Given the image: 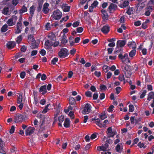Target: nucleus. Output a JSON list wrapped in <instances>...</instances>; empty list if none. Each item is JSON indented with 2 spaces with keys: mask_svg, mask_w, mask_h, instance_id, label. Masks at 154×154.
Here are the masks:
<instances>
[{
  "mask_svg": "<svg viewBox=\"0 0 154 154\" xmlns=\"http://www.w3.org/2000/svg\"><path fill=\"white\" fill-rule=\"evenodd\" d=\"M7 23L9 26H11L15 24L11 18L8 20Z\"/></svg>",
  "mask_w": 154,
  "mask_h": 154,
  "instance_id": "obj_37",
  "label": "nucleus"
},
{
  "mask_svg": "<svg viewBox=\"0 0 154 154\" xmlns=\"http://www.w3.org/2000/svg\"><path fill=\"white\" fill-rule=\"evenodd\" d=\"M123 49L121 48L119 49V47H116L115 50L114 52V54H117L119 53L120 52L121 53V51H122Z\"/></svg>",
  "mask_w": 154,
  "mask_h": 154,
  "instance_id": "obj_35",
  "label": "nucleus"
},
{
  "mask_svg": "<svg viewBox=\"0 0 154 154\" xmlns=\"http://www.w3.org/2000/svg\"><path fill=\"white\" fill-rule=\"evenodd\" d=\"M128 45L129 48H132L133 49H135L136 48V44L134 42H129Z\"/></svg>",
  "mask_w": 154,
  "mask_h": 154,
  "instance_id": "obj_19",
  "label": "nucleus"
},
{
  "mask_svg": "<svg viewBox=\"0 0 154 154\" xmlns=\"http://www.w3.org/2000/svg\"><path fill=\"white\" fill-rule=\"evenodd\" d=\"M22 40V35H20L18 36L17 37V39L16 41V42L18 43V44H19Z\"/></svg>",
  "mask_w": 154,
  "mask_h": 154,
  "instance_id": "obj_45",
  "label": "nucleus"
},
{
  "mask_svg": "<svg viewBox=\"0 0 154 154\" xmlns=\"http://www.w3.org/2000/svg\"><path fill=\"white\" fill-rule=\"evenodd\" d=\"M109 68V67L107 65H104L103 66V69L105 72H107L108 71V69Z\"/></svg>",
  "mask_w": 154,
  "mask_h": 154,
  "instance_id": "obj_55",
  "label": "nucleus"
},
{
  "mask_svg": "<svg viewBox=\"0 0 154 154\" xmlns=\"http://www.w3.org/2000/svg\"><path fill=\"white\" fill-rule=\"evenodd\" d=\"M76 31L78 33H81L83 31V29L82 27H79L76 29Z\"/></svg>",
  "mask_w": 154,
  "mask_h": 154,
  "instance_id": "obj_56",
  "label": "nucleus"
},
{
  "mask_svg": "<svg viewBox=\"0 0 154 154\" xmlns=\"http://www.w3.org/2000/svg\"><path fill=\"white\" fill-rule=\"evenodd\" d=\"M4 142L0 138V152L3 154H6L4 150Z\"/></svg>",
  "mask_w": 154,
  "mask_h": 154,
  "instance_id": "obj_7",
  "label": "nucleus"
},
{
  "mask_svg": "<svg viewBox=\"0 0 154 154\" xmlns=\"http://www.w3.org/2000/svg\"><path fill=\"white\" fill-rule=\"evenodd\" d=\"M100 89L101 91H102L103 90L105 91L107 89L106 87L104 85H102L100 86Z\"/></svg>",
  "mask_w": 154,
  "mask_h": 154,
  "instance_id": "obj_48",
  "label": "nucleus"
},
{
  "mask_svg": "<svg viewBox=\"0 0 154 154\" xmlns=\"http://www.w3.org/2000/svg\"><path fill=\"white\" fill-rule=\"evenodd\" d=\"M35 128L33 127H29L26 131L25 134L26 136H30L34 132Z\"/></svg>",
  "mask_w": 154,
  "mask_h": 154,
  "instance_id": "obj_4",
  "label": "nucleus"
},
{
  "mask_svg": "<svg viewBox=\"0 0 154 154\" xmlns=\"http://www.w3.org/2000/svg\"><path fill=\"white\" fill-rule=\"evenodd\" d=\"M11 18L13 22H14V23L15 24V23L16 22L17 19V16L15 15H13L11 17Z\"/></svg>",
  "mask_w": 154,
  "mask_h": 154,
  "instance_id": "obj_49",
  "label": "nucleus"
},
{
  "mask_svg": "<svg viewBox=\"0 0 154 154\" xmlns=\"http://www.w3.org/2000/svg\"><path fill=\"white\" fill-rule=\"evenodd\" d=\"M117 7L116 5L113 3H111L109 6L108 8L110 11H111L112 9H115Z\"/></svg>",
  "mask_w": 154,
  "mask_h": 154,
  "instance_id": "obj_30",
  "label": "nucleus"
},
{
  "mask_svg": "<svg viewBox=\"0 0 154 154\" xmlns=\"http://www.w3.org/2000/svg\"><path fill=\"white\" fill-rule=\"evenodd\" d=\"M46 51L44 49H41L39 51L40 54L42 56H44L46 54Z\"/></svg>",
  "mask_w": 154,
  "mask_h": 154,
  "instance_id": "obj_52",
  "label": "nucleus"
},
{
  "mask_svg": "<svg viewBox=\"0 0 154 154\" xmlns=\"http://www.w3.org/2000/svg\"><path fill=\"white\" fill-rule=\"evenodd\" d=\"M98 4V2L97 1H94L91 5L94 7L96 8L97 7Z\"/></svg>",
  "mask_w": 154,
  "mask_h": 154,
  "instance_id": "obj_57",
  "label": "nucleus"
},
{
  "mask_svg": "<svg viewBox=\"0 0 154 154\" xmlns=\"http://www.w3.org/2000/svg\"><path fill=\"white\" fill-rule=\"evenodd\" d=\"M48 37L49 38V40L51 41H55L56 40V36L53 32H51L49 34L48 36Z\"/></svg>",
  "mask_w": 154,
  "mask_h": 154,
  "instance_id": "obj_15",
  "label": "nucleus"
},
{
  "mask_svg": "<svg viewBox=\"0 0 154 154\" xmlns=\"http://www.w3.org/2000/svg\"><path fill=\"white\" fill-rule=\"evenodd\" d=\"M154 98V93L151 91L149 92L148 95L147 100L150 101L151 99Z\"/></svg>",
  "mask_w": 154,
  "mask_h": 154,
  "instance_id": "obj_22",
  "label": "nucleus"
},
{
  "mask_svg": "<svg viewBox=\"0 0 154 154\" xmlns=\"http://www.w3.org/2000/svg\"><path fill=\"white\" fill-rule=\"evenodd\" d=\"M22 23L20 21H19L17 24V29L16 30L15 33L19 34L21 33L22 31Z\"/></svg>",
  "mask_w": 154,
  "mask_h": 154,
  "instance_id": "obj_5",
  "label": "nucleus"
},
{
  "mask_svg": "<svg viewBox=\"0 0 154 154\" xmlns=\"http://www.w3.org/2000/svg\"><path fill=\"white\" fill-rule=\"evenodd\" d=\"M92 121H95V123L100 128H102L103 126V125L102 123L100 122V121L99 118L97 119L93 118L92 119Z\"/></svg>",
  "mask_w": 154,
  "mask_h": 154,
  "instance_id": "obj_10",
  "label": "nucleus"
},
{
  "mask_svg": "<svg viewBox=\"0 0 154 154\" xmlns=\"http://www.w3.org/2000/svg\"><path fill=\"white\" fill-rule=\"evenodd\" d=\"M122 149V148H121V146L119 144L117 145L116 147V150L117 152L121 153Z\"/></svg>",
  "mask_w": 154,
  "mask_h": 154,
  "instance_id": "obj_33",
  "label": "nucleus"
},
{
  "mask_svg": "<svg viewBox=\"0 0 154 154\" xmlns=\"http://www.w3.org/2000/svg\"><path fill=\"white\" fill-rule=\"evenodd\" d=\"M49 6V4L47 3H45L44 4L42 11L44 14H46L48 13L49 10L48 8V7Z\"/></svg>",
  "mask_w": 154,
  "mask_h": 154,
  "instance_id": "obj_9",
  "label": "nucleus"
},
{
  "mask_svg": "<svg viewBox=\"0 0 154 154\" xmlns=\"http://www.w3.org/2000/svg\"><path fill=\"white\" fill-rule=\"evenodd\" d=\"M32 43L31 44V45L30 46L31 48L32 49H35L38 48V45H37L36 43L34 38H32Z\"/></svg>",
  "mask_w": 154,
  "mask_h": 154,
  "instance_id": "obj_16",
  "label": "nucleus"
},
{
  "mask_svg": "<svg viewBox=\"0 0 154 154\" xmlns=\"http://www.w3.org/2000/svg\"><path fill=\"white\" fill-rule=\"evenodd\" d=\"M22 96L21 94H19V96L18 97L17 100V103L18 104L22 103Z\"/></svg>",
  "mask_w": 154,
  "mask_h": 154,
  "instance_id": "obj_39",
  "label": "nucleus"
},
{
  "mask_svg": "<svg viewBox=\"0 0 154 154\" xmlns=\"http://www.w3.org/2000/svg\"><path fill=\"white\" fill-rule=\"evenodd\" d=\"M56 14H57L62 15L61 12L58 9H57L56 11H55L54 12L53 14V15H55Z\"/></svg>",
  "mask_w": 154,
  "mask_h": 154,
  "instance_id": "obj_51",
  "label": "nucleus"
},
{
  "mask_svg": "<svg viewBox=\"0 0 154 154\" xmlns=\"http://www.w3.org/2000/svg\"><path fill=\"white\" fill-rule=\"evenodd\" d=\"M30 14L31 16V19H32V17H33L34 12L35 11V8L34 5L31 6L29 9Z\"/></svg>",
  "mask_w": 154,
  "mask_h": 154,
  "instance_id": "obj_21",
  "label": "nucleus"
},
{
  "mask_svg": "<svg viewBox=\"0 0 154 154\" xmlns=\"http://www.w3.org/2000/svg\"><path fill=\"white\" fill-rule=\"evenodd\" d=\"M15 43L14 42L9 41L8 42L6 46L7 48L9 49H11L13 48L15 46Z\"/></svg>",
  "mask_w": 154,
  "mask_h": 154,
  "instance_id": "obj_13",
  "label": "nucleus"
},
{
  "mask_svg": "<svg viewBox=\"0 0 154 154\" xmlns=\"http://www.w3.org/2000/svg\"><path fill=\"white\" fill-rule=\"evenodd\" d=\"M25 118L26 116L25 115L17 113L15 116L14 122L17 123L19 122H22L25 119Z\"/></svg>",
  "mask_w": 154,
  "mask_h": 154,
  "instance_id": "obj_2",
  "label": "nucleus"
},
{
  "mask_svg": "<svg viewBox=\"0 0 154 154\" xmlns=\"http://www.w3.org/2000/svg\"><path fill=\"white\" fill-rule=\"evenodd\" d=\"M68 50L66 48H62L59 52L58 54L59 57L61 58H64L69 55Z\"/></svg>",
  "mask_w": 154,
  "mask_h": 154,
  "instance_id": "obj_1",
  "label": "nucleus"
},
{
  "mask_svg": "<svg viewBox=\"0 0 154 154\" xmlns=\"http://www.w3.org/2000/svg\"><path fill=\"white\" fill-rule=\"evenodd\" d=\"M129 5V2L127 0H125L122 3L119 5V6L121 8H126Z\"/></svg>",
  "mask_w": 154,
  "mask_h": 154,
  "instance_id": "obj_14",
  "label": "nucleus"
},
{
  "mask_svg": "<svg viewBox=\"0 0 154 154\" xmlns=\"http://www.w3.org/2000/svg\"><path fill=\"white\" fill-rule=\"evenodd\" d=\"M62 8L64 12H69V11L70 6H68L67 4H65L64 6L62 7Z\"/></svg>",
  "mask_w": 154,
  "mask_h": 154,
  "instance_id": "obj_24",
  "label": "nucleus"
},
{
  "mask_svg": "<svg viewBox=\"0 0 154 154\" xmlns=\"http://www.w3.org/2000/svg\"><path fill=\"white\" fill-rule=\"evenodd\" d=\"M136 54L135 49H133L129 53V56L130 57H132L135 55Z\"/></svg>",
  "mask_w": 154,
  "mask_h": 154,
  "instance_id": "obj_28",
  "label": "nucleus"
},
{
  "mask_svg": "<svg viewBox=\"0 0 154 154\" xmlns=\"http://www.w3.org/2000/svg\"><path fill=\"white\" fill-rule=\"evenodd\" d=\"M141 120V118H139L138 119H135V124L139 125L140 124V122Z\"/></svg>",
  "mask_w": 154,
  "mask_h": 154,
  "instance_id": "obj_58",
  "label": "nucleus"
},
{
  "mask_svg": "<svg viewBox=\"0 0 154 154\" xmlns=\"http://www.w3.org/2000/svg\"><path fill=\"white\" fill-rule=\"evenodd\" d=\"M122 90L121 88L120 87H118L116 88V90L117 94H119L120 92Z\"/></svg>",
  "mask_w": 154,
  "mask_h": 154,
  "instance_id": "obj_64",
  "label": "nucleus"
},
{
  "mask_svg": "<svg viewBox=\"0 0 154 154\" xmlns=\"http://www.w3.org/2000/svg\"><path fill=\"white\" fill-rule=\"evenodd\" d=\"M123 71H131L133 69V66L130 65H126L123 68Z\"/></svg>",
  "mask_w": 154,
  "mask_h": 154,
  "instance_id": "obj_17",
  "label": "nucleus"
},
{
  "mask_svg": "<svg viewBox=\"0 0 154 154\" xmlns=\"http://www.w3.org/2000/svg\"><path fill=\"white\" fill-rule=\"evenodd\" d=\"M51 16L54 18L55 20H58L61 18L62 15L57 14H56L55 15L53 14Z\"/></svg>",
  "mask_w": 154,
  "mask_h": 154,
  "instance_id": "obj_34",
  "label": "nucleus"
},
{
  "mask_svg": "<svg viewBox=\"0 0 154 154\" xmlns=\"http://www.w3.org/2000/svg\"><path fill=\"white\" fill-rule=\"evenodd\" d=\"M69 104L70 105H74L76 103L75 99L72 97H69Z\"/></svg>",
  "mask_w": 154,
  "mask_h": 154,
  "instance_id": "obj_23",
  "label": "nucleus"
},
{
  "mask_svg": "<svg viewBox=\"0 0 154 154\" xmlns=\"http://www.w3.org/2000/svg\"><path fill=\"white\" fill-rule=\"evenodd\" d=\"M129 111L130 112H133L134 109V106L132 104L129 105Z\"/></svg>",
  "mask_w": 154,
  "mask_h": 154,
  "instance_id": "obj_43",
  "label": "nucleus"
},
{
  "mask_svg": "<svg viewBox=\"0 0 154 154\" xmlns=\"http://www.w3.org/2000/svg\"><path fill=\"white\" fill-rule=\"evenodd\" d=\"M8 26L6 24L4 25L1 29V31L2 32H6L8 30Z\"/></svg>",
  "mask_w": 154,
  "mask_h": 154,
  "instance_id": "obj_29",
  "label": "nucleus"
},
{
  "mask_svg": "<svg viewBox=\"0 0 154 154\" xmlns=\"http://www.w3.org/2000/svg\"><path fill=\"white\" fill-rule=\"evenodd\" d=\"M98 96V94L97 92L94 93L93 96V100H97Z\"/></svg>",
  "mask_w": 154,
  "mask_h": 154,
  "instance_id": "obj_59",
  "label": "nucleus"
},
{
  "mask_svg": "<svg viewBox=\"0 0 154 154\" xmlns=\"http://www.w3.org/2000/svg\"><path fill=\"white\" fill-rule=\"evenodd\" d=\"M134 8L132 7H129L126 12L128 15H131L133 13Z\"/></svg>",
  "mask_w": 154,
  "mask_h": 154,
  "instance_id": "obj_26",
  "label": "nucleus"
},
{
  "mask_svg": "<svg viewBox=\"0 0 154 154\" xmlns=\"http://www.w3.org/2000/svg\"><path fill=\"white\" fill-rule=\"evenodd\" d=\"M119 79L121 81L125 80V78L123 75H120L119 76Z\"/></svg>",
  "mask_w": 154,
  "mask_h": 154,
  "instance_id": "obj_54",
  "label": "nucleus"
},
{
  "mask_svg": "<svg viewBox=\"0 0 154 154\" xmlns=\"http://www.w3.org/2000/svg\"><path fill=\"white\" fill-rule=\"evenodd\" d=\"M101 12L102 14V17L103 20H108L109 16L106 11L104 9H102L101 10Z\"/></svg>",
  "mask_w": 154,
  "mask_h": 154,
  "instance_id": "obj_12",
  "label": "nucleus"
},
{
  "mask_svg": "<svg viewBox=\"0 0 154 154\" xmlns=\"http://www.w3.org/2000/svg\"><path fill=\"white\" fill-rule=\"evenodd\" d=\"M99 117L101 120H103L107 117L105 113L104 114L99 115Z\"/></svg>",
  "mask_w": 154,
  "mask_h": 154,
  "instance_id": "obj_41",
  "label": "nucleus"
},
{
  "mask_svg": "<svg viewBox=\"0 0 154 154\" xmlns=\"http://www.w3.org/2000/svg\"><path fill=\"white\" fill-rule=\"evenodd\" d=\"M47 86L46 85L41 86L39 88V92L41 93L43 95L45 94L47 92Z\"/></svg>",
  "mask_w": 154,
  "mask_h": 154,
  "instance_id": "obj_8",
  "label": "nucleus"
},
{
  "mask_svg": "<svg viewBox=\"0 0 154 154\" xmlns=\"http://www.w3.org/2000/svg\"><path fill=\"white\" fill-rule=\"evenodd\" d=\"M131 71H124V73L125 74V77L127 78H130L132 72Z\"/></svg>",
  "mask_w": 154,
  "mask_h": 154,
  "instance_id": "obj_31",
  "label": "nucleus"
},
{
  "mask_svg": "<svg viewBox=\"0 0 154 154\" xmlns=\"http://www.w3.org/2000/svg\"><path fill=\"white\" fill-rule=\"evenodd\" d=\"M64 119V117L63 116H61L58 118V120L59 122H62Z\"/></svg>",
  "mask_w": 154,
  "mask_h": 154,
  "instance_id": "obj_50",
  "label": "nucleus"
},
{
  "mask_svg": "<svg viewBox=\"0 0 154 154\" xmlns=\"http://www.w3.org/2000/svg\"><path fill=\"white\" fill-rule=\"evenodd\" d=\"M63 125L65 128H69L70 126V120L69 118H66L64 121Z\"/></svg>",
  "mask_w": 154,
  "mask_h": 154,
  "instance_id": "obj_18",
  "label": "nucleus"
},
{
  "mask_svg": "<svg viewBox=\"0 0 154 154\" xmlns=\"http://www.w3.org/2000/svg\"><path fill=\"white\" fill-rule=\"evenodd\" d=\"M74 38L72 36H70L69 38V42L70 43V45L72 47L73 46L75 43L73 41Z\"/></svg>",
  "mask_w": 154,
  "mask_h": 154,
  "instance_id": "obj_32",
  "label": "nucleus"
},
{
  "mask_svg": "<svg viewBox=\"0 0 154 154\" xmlns=\"http://www.w3.org/2000/svg\"><path fill=\"white\" fill-rule=\"evenodd\" d=\"M137 146L139 147L140 148H142L143 147L144 149L146 148V146H144V144L143 143H141V142L137 144Z\"/></svg>",
  "mask_w": 154,
  "mask_h": 154,
  "instance_id": "obj_47",
  "label": "nucleus"
},
{
  "mask_svg": "<svg viewBox=\"0 0 154 154\" xmlns=\"http://www.w3.org/2000/svg\"><path fill=\"white\" fill-rule=\"evenodd\" d=\"M92 92L90 91H86L85 92L86 96L88 97H92Z\"/></svg>",
  "mask_w": 154,
  "mask_h": 154,
  "instance_id": "obj_42",
  "label": "nucleus"
},
{
  "mask_svg": "<svg viewBox=\"0 0 154 154\" xmlns=\"http://www.w3.org/2000/svg\"><path fill=\"white\" fill-rule=\"evenodd\" d=\"M26 74L25 72L24 71L20 73V77L22 79L24 78L26 75Z\"/></svg>",
  "mask_w": 154,
  "mask_h": 154,
  "instance_id": "obj_53",
  "label": "nucleus"
},
{
  "mask_svg": "<svg viewBox=\"0 0 154 154\" xmlns=\"http://www.w3.org/2000/svg\"><path fill=\"white\" fill-rule=\"evenodd\" d=\"M118 57L120 59L122 60L125 59L126 60V59H128V54L127 53H125L123 55L121 52V53L119 55Z\"/></svg>",
  "mask_w": 154,
  "mask_h": 154,
  "instance_id": "obj_20",
  "label": "nucleus"
},
{
  "mask_svg": "<svg viewBox=\"0 0 154 154\" xmlns=\"http://www.w3.org/2000/svg\"><path fill=\"white\" fill-rule=\"evenodd\" d=\"M147 91L146 90H144L142 92V94H141L140 97L141 99H142L146 95V93Z\"/></svg>",
  "mask_w": 154,
  "mask_h": 154,
  "instance_id": "obj_46",
  "label": "nucleus"
},
{
  "mask_svg": "<svg viewBox=\"0 0 154 154\" xmlns=\"http://www.w3.org/2000/svg\"><path fill=\"white\" fill-rule=\"evenodd\" d=\"M101 30L103 33L106 34L109 31V27L108 25H104L103 27Z\"/></svg>",
  "mask_w": 154,
  "mask_h": 154,
  "instance_id": "obj_11",
  "label": "nucleus"
},
{
  "mask_svg": "<svg viewBox=\"0 0 154 154\" xmlns=\"http://www.w3.org/2000/svg\"><path fill=\"white\" fill-rule=\"evenodd\" d=\"M141 24V21L140 20L137 21L134 23V25L137 26H139Z\"/></svg>",
  "mask_w": 154,
  "mask_h": 154,
  "instance_id": "obj_62",
  "label": "nucleus"
},
{
  "mask_svg": "<svg viewBox=\"0 0 154 154\" xmlns=\"http://www.w3.org/2000/svg\"><path fill=\"white\" fill-rule=\"evenodd\" d=\"M3 11L5 14H7L9 11V8L8 7L5 8H4Z\"/></svg>",
  "mask_w": 154,
  "mask_h": 154,
  "instance_id": "obj_63",
  "label": "nucleus"
},
{
  "mask_svg": "<svg viewBox=\"0 0 154 154\" xmlns=\"http://www.w3.org/2000/svg\"><path fill=\"white\" fill-rule=\"evenodd\" d=\"M91 106L90 104L88 103L85 104L82 113L84 115L88 114L91 111Z\"/></svg>",
  "mask_w": 154,
  "mask_h": 154,
  "instance_id": "obj_3",
  "label": "nucleus"
},
{
  "mask_svg": "<svg viewBox=\"0 0 154 154\" xmlns=\"http://www.w3.org/2000/svg\"><path fill=\"white\" fill-rule=\"evenodd\" d=\"M27 11V8L26 7L23 5L19 11L20 14H23Z\"/></svg>",
  "mask_w": 154,
  "mask_h": 154,
  "instance_id": "obj_27",
  "label": "nucleus"
},
{
  "mask_svg": "<svg viewBox=\"0 0 154 154\" xmlns=\"http://www.w3.org/2000/svg\"><path fill=\"white\" fill-rule=\"evenodd\" d=\"M94 74L95 75L98 77H100L101 75V72L100 71H95Z\"/></svg>",
  "mask_w": 154,
  "mask_h": 154,
  "instance_id": "obj_61",
  "label": "nucleus"
},
{
  "mask_svg": "<svg viewBox=\"0 0 154 154\" xmlns=\"http://www.w3.org/2000/svg\"><path fill=\"white\" fill-rule=\"evenodd\" d=\"M42 5V3L41 2L38 3V6L37 9V10L38 12H39L41 11Z\"/></svg>",
  "mask_w": 154,
  "mask_h": 154,
  "instance_id": "obj_40",
  "label": "nucleus"
},
{
  "mask_svg": "<svg viewBox=\"0 0 154 154\" xmlns=\"http://www.w3.org/2000/svg\"><path fill=\"white\" fill-rule=\"evenodd\" d=\"M40 118L41 120H42V123L41 125V127L43 126V124L45 123V116L44 115L40 114Z\"/></svg>",
  "mask_w": 154,
  "mask_h": 154,
  "instance_id": "obj_36",
  "label": "nucleus"
},
{
  "mask_svg": "<svg viewBox=\"0 0 154 154\" xmlns=\"http://www.w3.org/2000/svg\"><path fill=\"white\" fill-rule=\"evenodd\" d=\"M79 22L77 21L75 22H74L72 24V26L74 27H76L79 26Z\"/></svg>",
  "mask_w": 154,
  "mask_h": 154,
  "instance_id": "obj_60",
  "label": "nucleus"
},
{
  "mask_svg": "<svg viewBox=\"0 0 154 154\" xmlns=\"http://www.w3.org/2000/svg\"><path fill=\"white\" fill-rule=\"evenodd\" d=\"M117 134V132L115 130H113L111 132L110 134H107L108 137L109 138L110 137H112L114 136V135Z\"/></svg>",
  "mask_w": 154,
  "mask_h": 154,
  "instance_id": "obj_25",
  "label": "nucleus"
},
{
  "mask_svg": "<svg viewBox=\"0 0 154 154\" xmlns=\"http://www.w3.org/2000/svg\"><path fill=\"white\" fill-rule=\"evenodd\" d=\"M126 41L125 40H118L116 43L117 47H119L121 48L123 47L126 43Z\"/></svg>",
  "mask_w": 154,
  "mask_h": 154,
  "instance_id": "obj_6",
  "label": "nucleus"
},
{
  "mask_svg": "<svg viewBox=\"0 0 154 154\" xmlns=\"http://www.w3.org/2000/svg\"><path fill=\"white\" fill-rule=\"evenodd\" d=\"M58 58L57 57H54L51 61V63L53 65H55L56 63L58 61Z\"/></svg>",
  "mask_w": 154,
  "mask_h": 154,
  "instance_id": "obj_44",
  "label": "nucleus"
},
{
  "mask_svg": "<svg viewBox=\"0 0 154 154\" xmlns=\"http://www.w3.org/2000/svg\"><path fill=\"white\" fill-rule=\"evenodd\" d=\"M59 42L58 41H55L54 42L51 41L50 46H53L54 47H55L59 45Z\"/></svg>",
  "mask_w": 154,
  "mask_h": 154,
  "instance_id": "obj_38",
  "label": "nucleus"
}]
</instances>
